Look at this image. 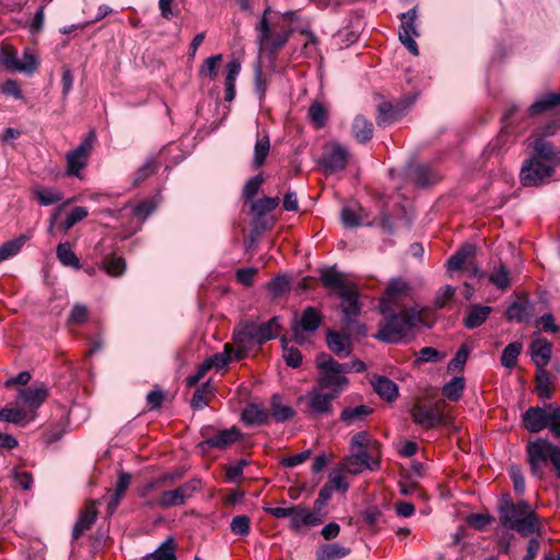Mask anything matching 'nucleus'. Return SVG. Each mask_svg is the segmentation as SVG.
Masks as SVG:
<instances>
[{
  "mask_svg": "<svg viewBox=\"0 0 560 560\" xmlns=\"http://www.w3.org/2000/svg\"><path fill=\"white\" fill-rule=\"evenodd\" d=\"M299 19V11L279 12L268 5L255 27L260 54L275 58L289 42L293 33V23Z\"/></svg>",
  "mask_w": 560,
  "mask_h": 560,
  "instance_id": "nucleus-1",
  "label": "nucleus"
},
{
  "mask_svg": "<svg viewBox=\"0 0 560 560\" xmlns=\"http://www.w3.org/2000/svg\"><path fill=\"white\" fill-rule=\"evenodd\" d=\"M380 459V443L366 431H360L351 438L350 454L343 459L341 468L349 474L358 475L365 469H377Z\"/></svg>",
  "mask_w": 560,
  "mask_h": 560,
  "instance_id": "nucleus-2",
  "label": "nucleus"
},
{
  "mask_svg": "<svg viewBox=\"0 0 560 560\" xmlns=\"http://www.w3.org/2000/svg\"><path fill=\"white\" fill-rule=\"evenodd\" d=\"M500 522L504 527L528 536L540 532V523L537 514L525 501L513 502L505 494L499 505Z\"/></svg>",
  "mask_w": 560,
  "mask_h": 560,
  "instance_id": "nucleus-3",
  "label": "nucleus"
},
{
  "mask_svg": "<svg viewBox=\"0 0 560 560\" xmlns=\"http://www.w3.org/2000/svg\"><path fill=\"white\" fill-rule=\"evenodd\" d=\"M380 324V330L376 338L389 342L397 343L406 338L415 327L424 325L422 311L410 307L404 308L399 313H387Z\"/></svg>",
  "mask_w": 560,
  "mask_h": 560,
  "instance_id": "nucleus-4",
  "label": "nucleus"
},
{
  "mask_svg": "<svg viewBox=\"0 0 560 560\" xmlns=\"http://www.w3.org/2000/svg\"><path fill=\"white\" fill-rule=\"evenodd\" d=\"M315 363L319 370L317 386L339 396L349 384V364L339 363L325 352L316 355Z\"/></svg>",
  "mask_w": 560,
  "mask_h": 560,
  "instance_id": "nucleus-5",
  "label": "nucleus"
},
{
  "mask_svg": "<svg viewBox=\"0 0 560 560\" xmlns=\"http://www.w3.org/2000/svg\"><path fill=\"white\" fill-rule=\"evenodd\" d=\"M526 454L532 474L541 478L542 466L547 464L548 460L552 463L556 456L560 454V448L548 440L537 439L527 444Z\"/></svg>",
  "mask_w": 560,
  "mask_h": 560,
  "instance_id": "nucleus-6",
  "label": "nucleus"
},
{
  "mask_svg": "<svg viewBox=\"0 0 560 560\" xmlns=\"http://www.w3.org/2000/svg\"><path fill=\"white\" fill-rule=\"evenodd\" d=\"M555 173V164H550L538 158H527L520 171V182L525 187H538Z\"/></svg>",
  "mask_w": 560,
  "mask_h": 560,
  "instance_id": "nucleus-7",
  "label": "nucleus"
},
{
  "mask_svg": "<svg viewBox=\"0 0 560 560\" xmlns=\"http://www.w3.org/2000/svg\"><path fill=\"white\" fill-rule=\"evenodd\" d=\"M341 299L340 308L343 314V328L350 334L355 330L358 335H365L366 328L364 325H357V317L360 314L361 306L359 304L357 287L348 294L339 296Z\"/></svg>",
  "mask_w": 560,
  "mask_h": 560,
  "instance_id": "nucleus-8",
  "label": "nucleus"
},
{
  "mask_svg": "<svg viewBox=\"0 0 560 560\" xmlns=\"http://www.w3.org/2000/svg\"><path fill=\"white\" fill-rule=\"evenodd\" d=\"M411 291V285L406 280L401 278L392 279L380 302L382 314L394 312L400 302L410 296Z\"/></svg>",
  "mask_w": 560,
  "mask_h": 560,
  "instance_id": "nucleus-9",
  "label": "nucleus"
},
{
  "mask_svg": "<svg viewBox=\"0 0 560 560\" xmlns=\"http://www.w3.org/2000/svg\"><path fill=\"white\" fill-rule=\"evenodd\" d=\"M442 406L443 404L440 401L433 405L417 402L411 408V419L416 424L424 429L433 428L440 423H446Z\"/></svg>",
  "mask_w": 560,
  "mask_h": 560,
  "instance_id": "nucleus-10",
  "label": "nucleus"
},
{
  "mask_svg": "<svg viewBox=\"0 0 560 560\" xmlns=\"http://www.w3.org/2000/svg\"><path fill=\"white\" fill-rule=\"evenodd\" d=\"M94 140V132H90L78 148L67 153V173L69 175L80 177V171L88 164L89 156L93 149Z\"/></svg>",
  "mask_w": 560,
  "mask_h": 560,
  "instance_id": "nucleus-11",
  "label": "nucleus"
},
{
  "mask_svg": "<svg viewBox=\"0 0 560 560\" xmlns=\"http://www.w3.org/2000/svg\"><path fill=\"white\" fill-rule=\"evenodd\" d=\"M350 159L349 151L340 143L334 142L325 147L320 163L329 173L342 171Z\"/></svg>",
  "mask_w": 560,
  "mask_h": 560,
  "instance_id": "nucleus-12",
  "label": "nucleus"
},
{
  "mask_svg": "<svg viewBox=\"0 0 560 560\" xmlns=\"http://www.w3.org/2000/svg\"><path fill=\"white\" fill-rule=\"evenodd\" d=\"M322 322V313L313 306H307L303 311L301 318L294 320L292 324L294 339L301 343L304 339L303 332L315 331L320 326Z\"/></svg>",
  "mask_w": 560,
  "mask_h": 560,
  "instance_id": "nucleus-13",
  "label": "nucleus"
},
{
  "mask_svg": "<svg viewBox=\"0 0 560 560\" xmlns=\"http://www.w3.org/2000/svg\"><path fill=\"white\" fill-rule=\"evenodd\" d=\"M417 10L410 9L401 15V25L399 31V40L413 55H419L418 45L415 37L419 36L416 27Z\"/></svg>",
  "mask_w": 560,
  "mask_h": 560,
  "instance_id": "nucleus-14",
  "label": "nucleus"
},
{
  "mask_svg": "<svg viewBox=\"0 0 560 560\" xmlns=\"http://www.w3.org/2000/svg\"><path fill=\"white\" fill-rule=\"evenodd\" d=\"M525 143L527 149L533 150L534 158H538L539 160L546 161L550 164H558V160L560 158V151L555 147V144L547 139H544L541 136H529Z\"/></svg>",
  "mask_w": 560,
  "mask_h": 560,
  "instance_id": "nucleus-15",
  "label": "nucleus"
},
{
  "mask_svg": "<svg viewBox=\"0 0 560 560\" xmlns=\"http://www.w3.org/2000/svg\"><path fill=\"white\" fill-rule=\"evenodd\" d=\"M322 284L332 291L338 296L348 294L353 288L354 283L350 281L345 273L336 270L335 268H327L320 271Z\"/></svg>",
  "mask_w": 560,
  "mask_h": 560,
  "instance_id": "nucleus-16",
  "label": "nucleus"
},
{
  "mask_svg": "<svg viewBox=\"0 0 560 560\" xmlns=\"http://www.w3.org/2000/svg\"><path fill=\"white\" fill-rule=\"evenodd\" d=\"M48 396V387L39 384L21 389L18 399L26 406L30 415L35 416L36 410L46 401Z\"/></svg>",
  "mask_w": 560,
  "mask_h": 560,
  "instance_id": "nucleus-17",
  "label": "nucleus"
},
{
  "mask_svg": "<svg viewBox=\"0 0 560 560\" xmlns=\"http://www.w3.org/2000/svg\"><path fill=\"white\" fill-rule=\"evenodd\" d=\"M338 395L328 392L323 393V388L318 386L312 388L308 393V407L311 411L316 416H328L332 413V400L336 399Z\"/></svg>",
  "mask_w": 560,
  "mask_h": 560,
  "instance_id": "nucleus-18",
  "label": "nucleus"
},
{
  "mask_svg": "<svg viewBox=\"0 0 560 560\" xmlns=\"http://www.w3.org/2000/svg\"><path fill=\"white\" fill-rule=\"evenodd\" d=\"M324 521V515L319 510H311L302 505H294V512L290 520V526L293 530H300L303 527H313Z\"/></svg>",
  "mask_w": 560,
  "mask_h": 560,
  "instance_id": "nucleus-19",
  "label": "nucleus"
},
{
  "mask_svg": "<svg viewBox=\"0 0 560 560\" xmlns=\"http://www.w3.org/2000/svg\"><path fill=\"white\" fill-rule=\"evenodd\" d=\"M409 104L398 102L396 105L390 102H382L377 106L376 121L380 127H387L399 120Z\"/></svg>",
  "mask_w": 560,
  "mask_h": 560,
  "instance_id": "nucleus-20",
  "label": "nucleus"
},
{
  "mask_svg": "<svg viewBox=\"0 0 560 560\" xmlns=\"http://www.w3.org/2000/svg\"><path fill=\"white\" fill-rule=\"evenodd\" d=\"M549 406L546 408L530 407L523 415V423L526 430L537 433L548 425Z\"/></svg>",
  "mask_w": 560,
  "mask_h": 560,
  "instance_id": "nucleus-21",
  "label": "nucleus"
},
{
  "mask_svg": "<svg viewBox=\"0 0 560 560\" xmlns=\"http://www.w3.org/2000/svg\"><path fill=\"white\" fill-rule=\"evenodd\" d=\"M249 334L254 338L256 345H261L267 340H270L278 336L280 330V324L277 317L271 318L265 324H256L249 322Z\"/></svg>",
  "mask_w": 560,
  "mask_h": 560,
  "instance_id": "nucleus-22",
  "label": "nucleus"
},
{
  "mask_svg": "<svg viewBox=\"0 0 560 560\" xmlns=\"http://www.w3.org/2000/svg\"><path fill=\"white\" fill-rule=\"evenodd\" d=\"M96 501L89 500L86 501V505L84 511L80 514L78 521L75 522L72 530V538L78 539L81 537L84 532L91 528V526L96 522L97 518V510H96Z\"/></svg>",
  "mask_w": 560,
  "mask_h": 560,
  "instance_id": "nucleus-23",
  "label": "nucleus"
},
{
  "mask_svg": "<svg viewBox=\"0 0 560 560\" xmlns=\"http://www.w3.org/2000/svg\"><path fill=\"white\" fill-rule=\"evenodd\" d=\"M532 360L537 369H546L552 353V345L545 338L533 340L529 347Z\"/></svg>",
  "mask_w": 560,
  "mask_h": 560,
  "instance_id": "nucleus-24",
  "label": "nucleus"
},
{
  "mask_svg": "<svg viewBox=\"0 0 560 560\" xmlns=\"http://www.w3.org/2000/svg\"><path fill=\"white\" fill-rule=\"evenodd\" d=\"M476 247L471 244H465L447 260V269L451 271L468 268L470 259L475 256Z\"/></svg>",
  "mask_w": 560,
  "mask_h": 560,
  "instance_id": "nucleus-25",
  "label": "nucleus"
},
{
  "mask_svg": "<svg viewBox=\"0 0 560 560\" xmlns=\"http://www.w3.org/2000/svg\"><path fill=\"white\" fill-rule=\"evenodd\" d=\"M240 436L241 433L238 429L232 427L231 429L221 430L213 436L208 438L205 442L201 443V445H208L210 447L222 450L238 441Z\"/></svg>",
  "mask_w": 560,
  "mask_h": 560,
  "instance_id": "nucleus-26",
  "label": "nucleus"
},
{
  "mask_svg": "<svg viewBox=\"0 0 560 560\" xmlns=\"http://www.w3.org/2000/svg\"><path fill=\"white\" fill-rule=\"evenodd\" d=\"M327 346L338 357L346 358L351 353V342L349 335L335 331L327 332Z\"/></svg>",
  "mask_w": 560,
  "mask_h": 560,
  "instance_id": "nucleus-27",
  "label": "nucleus"
},
{
  "mask_svg": "<svg viewBox=\"0 0 560 560\" xmlns=\"http://www.w3.org/2000/svg\"><path fill=\"white\" fill-rule=\"evenodd\" d=\"M341 221L343 225L349 228L371 224V221L369 220V214L362 207L343 208L341 211Z\"/></svg>",
  "mask_w": 560,
  "mask_h": 560,
  "instance_id": "nucleus-28",
  "label": "nucleus"
},
{
  "mask_svg": "<svg viewBox=\"0 0 560 560\" xmlns=\"http://www.w3.org/2000/svg\"><path fill=\"white\" fill-rule=\"evenodd\" d=\"M269 412L257 404L247 405L242 411V420L248 425H261L268 422Z\"/></svg>",
  "mask_w": 560,
  "mask_h": 560,
  "instance_id": "nucleus-29",
  "label": "nucleus"
},
{
  "mask_svg": "<svg viewBox=\"0 0 560 560\" xmlns=\"http://www.w3.org/2000/svg\"><path fill=\"white\" fill-rule=\"evenodd\" d=\"M249 323L241 326L237 330L234 331V343L236 345L235 351V360H241L252 345H256L252 334H249Z\"/></svg>",
  "mask_w": 560,
  "mask_h": 560,
  "instance_id": "nucleus-30",
  "label": "nucleus"
},
{
  "mask_svg": "<svg viewBox=\"0 0 560 560\" xmlns=\"http://www.w3.org/2000/svg\"><path fill=\"white\" fill-rule=\"evenodd\" d=\"M372 386L375 393L387 401H393L398 396L397 385L385 376H375Z\"/></svg>",
  "mask_w": 560,
  "mask_h": 560,
  "instance_id": "nucleus-31",
  "label": "nucleus"
},
{
  "mask_svg": "<svg viewBox=\"0 0 560 560\" xmlns=\"http://www.w3.org/2000/svg\"><path fill=\"white\" fill-rule=\"evenodd\" d=\"M240 72H241V63L236 59L231 60L226 65V74H225V79H224V85H225L224 100L226 102H232L235 98V94H236L235 82H236V78L240 74Z\"/></svg>",
  "mask_w": 560,
  "mask_h": 560,
  "instance_id": "nucleus-32",
  "label": "nucleus"
},
{
  "mask_svg": "<svg viewBox=\"0 0 560 560\" xmlns=\"http://www.w3.org/2000/svg\"><path fill=\"white\" fill-rule=\"evenodd\" d=\"M5 63H7L8 68H10L14 71H20V72H25V73H32L37 68V65H38L35 56L27 50L24 51V54L21 58H18L15 56L8 58L5 60Z\"/></svg>",
  "mask_w": 560,
  "mask_h": 560,
  "instance_id": "nucleus-33",
  "label": "nucleus"
},
{
  "mask_svg": "<svg viewBox=\"0 0 560 560\" xmlns=\"http://www.w3.org/2000/svg\"><path fill=\"white\" fill-rule=\"evenodd\" d=\"M351 132L358 142L365 143L373 137V124L364 116L358 115L353 119Z\"/></svg>",
  "mask_w": 560,
  "mask_h": 560,
  "instance_id": "nucleus-34",
  "label": "nucleus"
},
{
  "mask_svg": "<svg viewBox=\"0 0 560 560\" xmlns=\"http://www.w3.org/2000/svg\"><path fill=\"white\" fill-rule=\"evenodd\" d=\"M492 308L490 306L472 305L464 319V325L468 329L481 326L489 317Z\"/></svg>",
  "mask_w": 560,
  "mask_h": 560,
  "instance_id": "nucleus-35",
  "label": "nucleus"
},
{
  "mask_svg": "<svg viewBox=\"0 0 560 560\" xmlns=\"http://www.w3.org/2000/svg\"><path fill=\"white\" fill-rule=\"evenodd\" d=\"M277 422H284L294 417L295 411L292 407L283 405L279 395H273L270 400V413Z\"/></svg>",
  "mask_w": 560,
  "mask_h": 560,
  "instance_id": "nucleus-36",
  "label": "nucleus"
},
{
  "mask_svg": "<svg viewBox=\"0 0 560 560\" xmlns=\"http://www.w3.org/2000/svg\"><path fill=\"white\" fill-rule=\"evenodd\" d=\"M373 412V409L366 405L349 407L342 410L340 419L348 425H352L363 421Z\"/></svg>",
  "mask_w": 560,
  "mask_h": 560,
  "instance_id": "nucleus-37",
  "label": "nucleus"
},
{
  "mask_svg": "<svg viewBox=\"0 0 560 560\" xmlns=\"http://www.w3.org/2000/svg\"><path fill=\"white\" fill-rule=\"evenodd\" d=\"M270 151V140L267 133L258 135L255 147H254V158H253V167L255 170L261 167L266 161V158Z\"/></svg>",
  "mask_w": 560,
  "mask_h": 560,
  "instance_id": "nucleus-38",
  "label": "nucleus"
},
{
  "mask_svg": "<svg viewBox=\"0 0 560 560\" xmlns=\"http://www.w3.org/2000/svg\"><path fill=\"white\" fill-rule=\"evenodd\" d=\"M34 419V415H30L23 408H3L0 410V421L14 424L27 423Z\"/></svg>",
  "mask_w": 560,
  "mask_h": 560,
  "instance_id": "nucleus-39",
  "label": "nucleus"
},
{
  "mask_svg": "<svg viewBox=\"0 0 560 560\" xmlns=\"http://www.w3.org/2000/svg\"><path fill=\"white\" fill-rule=\"evenodd\" d=\"M560 105V94L559 93H549L541 96L528 108V113L530 116L538 115L545 110L551 109Z\"/></svg>",
  "mask_w": 560,
  "mask_h": 560,
  "instance_id": "nucleus-40",
  "label": "nucleus"
},
{
  "mask_svg": "<svg viewBox=\"0 0 560 560\" xmlns=\"http://www.w3.org/2000/svg\"><path fill=\"white\" fill-rule=\"evenodd\" d=\"M175 547L174 539L167 537L155 551L147 555L143 560H176Z\"/></svg>",
  "mask_w": 560,
  "mask_h": 560,
  "instance_id": "nucleus-41",
  "label": "nucleus"
},
{
  "mask_svg": "<svg viewBox=\"0 0 560 560\" xmlns=\"http://www.w3.org/2000/svg\"><path fill=\"white\" fill-rule=\"evenodd\" d=\"M27 236L21 235L16 238L10 240L0 246V262L18 255L25 245Z\"/></svg>",
  "mask_w": 560,
  "mask_h": 560,
  "instance_id": "nucleus-42",
  "label": "nucleus"
},
{
  "mask_svg": "<svg viewBox=\"0 0 560 560\" xmlns=\"http://www.w3.org/2000/svg\"><path fill=\"white\" fill-rule=\"evenodd\" d=\"M536 392L540 398L548 399L553 393L550 374L546 369H537Z\"/></svg>",
  "mask_w": 560,
  "mask_h": 560,
  "instance_id": "nucleus-43",
  "label": "nucleus"
},
{
  "mask_svg": "<svg viewBox=\"0 0 560 560\" xmlns=\"http://www.w3.org/2000/svg\"><path fill=\"white\" fill-rule=\"evenodd\" d=\"M100 268L112 277H119L126 269V262L121 257L109 255L103 259Z\"/></svg>",
  "mask_w": 560,
  "mask_h": 560,
  "instance_id": "nucleus-44",
  "label": "nucleus"
},
{
  "mask_svg": "<svg viewBox=\"0 0 560 560\" xmlns=\"http://www.w3.org/2000/svg\"><path fill=\"white\" fill-rule=\"evenodd\" d=\"M213 387L210 382H206L198 387L191 398L190 406L192 409H202L209 402L210 397L213 395Z\"/></svg>",
  "mask_w": 560,
  "mask_h": 560,
  "instance_id": "nucleus-45",
  "label": "nucleus"
},
{
  "mask_svg": "<svg viewBox=\"0 0 560 560\" xmlns=\"http://www.w3.org/2000/svg\"><path fill=\"white\" fill-rule=\"evenodd\" d=\"M57 258L59 261L67 267H72L75 269L80 268V260L77 257L75 253L72 250L71 245L69 243H60L57 246Z\"/></svg>",
  "mask_w": 560,
  "mask_h": 560,
  "instance_id": "nucleus-46",
  "label": "nucleus"
},
{
  "mask_svg": "<svg viewBox=\"0 0 560 560\" xmlns=\"http://www.w3.org/2000/svg\"><path fill=\"white\" fill-rule=\"evenodd\" d=\"M33 192L42 206L57 203L63 198L62 192L55 188L37 187Z\"/></svg>",
  "mask_w": 560,
  "mask_h": 560,
  "instance_id": "nucleus-47",
  "label": "nucleus"
},
{
  "mask_svg": "<svg viewBox=\"0 0 560 560\" xmlns=\"http://www.w3.org/2000/svg\"><path fill=\"white\" fill-rule=\"evenodd\" d=\"M465 378L463 376H455L443 386L442 393L450 400L457 401L464 392Z\"/></svg>",
  "mask_w": 560,
  "mask_h": 560,
  "instance_id": "nucleus-48",
  "label": "nucleus"
},
{
  "mask_svg": "<svg viewBox=\"0 0 560 560\" xmlns=\"http://www.w3.org/2000/svg\"><path fill=\"white\" fill-rule=\"evenodd\" d=\"M523 346L521 342L515 341L509 343L501 355V364L506 369H512L517 363V358L522 352Z\"/></svg>",
  "mask_w": 560,
  "mask_h": 560,
  "instance_id": "nucleus-49",
  "label": "nucleus"
},
{
  "mask_svg": "<svg viewBox=\"0 0 560 560\" xmlns=\"http://www.w3.org/2000/svg\"><path fill=\"white\" fill-rule=\"evenodd\" d=\"M232 354L235 355L233 347L230 343H225L224 350L222 352L213 354L205 362L209 364L210 369H222L233 360Z\"/></svg>",
  "mask_w": 560,
  "mask_h": 560,
  "instance_id": "nucleus-50",
  "label": "nucleus"
},
{
  "mask_svg": "<svg viewBox=\"0 0 560 560\" xmlns=\"http://www.w3.org/2000/svg\"><path fill=\"white\" fill-rule=\"evenodd\" d=\"M158 170L156 162L153 158H149L142 166H140L133 174L132 183L135 186L140 185L147 178L152 176Z\"/></svg>",
  "mask_w": 560,
  "mask_h": 560,
  "instance_id": "nucleus-51",
  "label": "nucleus"
},
{
  "mask_svg": "<svg viewBox=\"0 0 560 560\" xmlns=\"http://www.w3.org/2000/svg\"><path fill=\"white\" fill-rule=\"evenodd\" d=\"M221 60L222 55L220 54L207 58L199 68V75L201 78H209L210 80L215 79L218 74V67Z\"/></svg>",
  "mask_w": 560,
  "mask_h": 560,
  "instance_id": "nucleus-52",
  "label": "nucleus"
},
{
  "mask_svg": "<svg viewBox=\"0 0 560 560\" xmlns=\"http://www.w3.org/2000/svg\"><path fill=\"white\" fill-rule=\"evenodd\" d=\"M279 205V198L278 197H264L255 202L252 203V211L257 217H262L266 213L272 211L276 209Z\"/></svg>",
  "mask_w": 560,
  "mask_h": 560,
  "instance_id": "nucleus-53",
  "label": "nucleus"
},
{
  "mask_svg": "<svg viewBox=\"0 0 560 560\" xmlns=\"http://www.w3.org/2000/svg\"><path fill=\"white\" fill-rule=\"evenodd\" d=\"M489 280L498 289L505 290L510 285V272L504 265H500L490 273Z\"/></svg>",
  "mask_w": 560,
  "mask_h": 560,
  "instance_id": "nucleus-54",
  "label": "nucleus"
},
{
  "mask_svg": "<svg viewBox=\"0 0 560 560\" xmlns=\"http://www.w3.org/2000/svg\"><path fill=\"white\" fill-rule=\"evenodd\" d=\"M349 550L345 547H341L337 544H331L323 548L317 553V560H336L345 557Z\"/></svg>",
  "mask_w": 560,
  "mask_h": 560,
  "instance_id": "nucleus-55",
  "label": "nucleus"
},
{
  "mask_svg": "<svg viewBox=\"0 0 560 560\" xmlns=\"http://www.w3.org/2000/svg\"><path fill=\"white\" fill-rule=\"evenodd\" d=\"M505 316L509 320L521 323L528 318L529 313L527 306L524 303L514 302L508 307Z\"/></svg>",
  "mask_w": 560,
  "mask_h": 560,
  "instance_id": "nucleus-56",
  "label": "nucleus"
},
{
  "mask_svg": "<svg viewBox=\"0 0 560 560\" xmlns=\"http://www.w3.org/2000/svg\"><path fill=\"white\" fill-rule=\"evenodd\" d=\"M468 357H469V349L466 345H463L457 350L454 358L448 362L447 370L450 372L462 371L464 369L465 363L467 362Z\"/></svg>",
  "mask_w": 560,
  "mask_h": 560,
  "instance_id": "nucleus-57",
  "label": "nucleus"
},
{
  "mask_svg": "<svg viewBox=\"0 0 560 560\" xmlns=\"http://www.w3.org/2000/svg\"><path fill=\"white\" fill-rule=\"evenodd\" d=\"M185 502L179 495L177 489L164 491L158 499V504L161 508L167 509L171 506L183 505Z\"/></svg>",
  "mask_w": 560,
  "mask_h": 560,
  "instance_id": "nucleus-58",
  "label": "nucleus"
},
{
  "mask_svg": "<svg viewBox=\"0 0 560 560\" xmlns=\"http://www.w3.org/2000/svg\"><path fill=\"white\" fill-rule=\"evenodd\" d=\"M89 317V308L81 303H75L69 314V325H83Z\"/></svg>",
  "mask_w": 560,
  "mask_h": 560,
  "instance_id": "nucleus-59",
  "label": "nucleus"
},
{
  "mask_svg": "<svg viewBox=\"0 0 560 560\" xmlns=\"http://www.w3.org/2000/svg\"><path fill=\"white\" fill-rule=\"evenodd\" d=\"M308 116H310L312 122L317 128H320L326 122L327 112L320 103L315 102L310 106Z\"/></svg>",
  "mask_w": 560,
  "mask_h": 560,
  "instance_id": "nucleus-60",
  "label": "nucleus"
},
{
  "mask_svg": "<svg viewBox=\"0 0 560 560\" xmlns=\"http://www.w3.org/2000/svg\"><path fill=\"white\" fill-rule=\"evenodd\" d=\"M89 214L86 208L84 207H75L68 214L67 219L61 223V228L63 231L70 230L75 223L80 222Z\"/></svg>",
  "mask_w": 560,
  "mask_h": 560,
  "instance_id": "nucleus-61",
  "label": "nucleus"
},
{
  "mask_svg": "<svg viewBox=\"0 0 560 560\" xmlns=\"http://www.w3.org/2000/svg\"><path fill=\"white\" fill-rule=\"evenodd\" d=\"M250 529V520L246 515H237L231 522V530L235 535H247Z\"/></svg>",
  "mask_w": 560,
  "mask_h": 560,
  "instance_id": "nucleus-62",
  "label": "nucleus"
},
{
  "mask_svg": "<svg viewBox=\"0 0 560 560\" xmlns=\"http://www.w3.org/2000/svg\"><path fill=\"white\" fill-rule=\"evenodd\" d=\"M455 295V288L446 284L442 287L435 294L434 304L438 308H443Z\"/></svg>",
  "mask_w": 560,
  "mask_h": 560,
  "instance_id": "nucleus-63",
  "label": "nucleus"
},
{
  "mask_svg": "<svg viewBox=\"0 0 560 560\" xmlns=\"http://www.w3.org/2000/svg\"><path fill=\"white\" fill-rule=\"evenodd\" d=\"M547 428H549L556 438H560V408L558 406L549 405V418Z\"/></svg>",
  "mask_w": 560,
  "mask_h": 560,
  "instance_id": "nucleus-64",
  "label": "nucleus"
}]
</instances>
